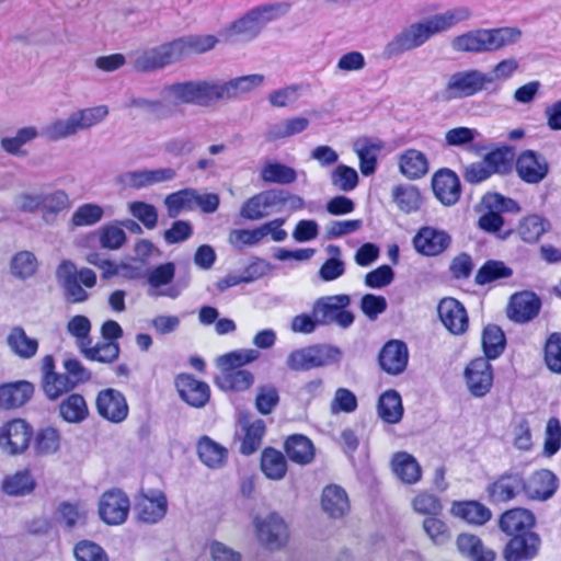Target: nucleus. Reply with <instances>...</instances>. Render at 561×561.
I'll return each instance as SVG.
<instances>
[{
    "instance_id": "4468645a",
    "label": "nucleus",
    "mask_w": 561,
    "mask_h": 561,
    "mask_svg": "<svg viewBox=\"0 0 561 561\" xmlns=\"http://www.w3.org/2000/svg\"><path fill=\"white\" fill-rule=\"evenodd\" d=\"M451 243V237L434 227H422L413 238V247L422 255L436 256L445 252Z\"/></svg>"
},
{
    "instance_id": "49530a36",
    "label": "nucleus",
    "mask_w": 561,
    "mask_h": 561,
    "mask_svg": "<svg viewBox=\"0 0 561 561\" xmlns=\"http://www.w3.org/2000/svg\"><path fill=\"white\" fill-rule=\"evenodd\" d=\"M378 414L390 424H396L402 419V401L397 391L388 390L379 398Z\"/></svg>"
},
{
    "instance_id": "7c9ffc66",
    "label": "nucleus",
    "mask_w": 561,
    "mask_h": 561,
    "mask_svg": "<svg viewBox=\"0 0 561 561\" xmlns=\"http://www.w3.org/2000/svg\"><path fill=\"white\" fill-rule=\"evenodd\" d=\"M535 517L533 513L525 508H513L505 512L500 518V528L508 536L517 534L531 533Z\"/></svg>"
},
{
    "instance_id": "6e6552de",
    "label": "nucleus",
    "mask_w": 561,
    "mask_h": 561,
    "mask_svg": "<svg viewBox=\"0 0 561 561\" xmlns=\"http://www.w3.org/2000/svg\"><path fill=\"white\" fill-rule=\"evenodd\" d=\"M350 302L347 295L321 298L313 306V318L321 325L336 323L342 328H348L354 322L353 313L345 309Z\"/></svg>"
},
{
    "instance_id": "f257e3e1",
    "label": "nucleus",
    "mask_w": 561,
    "mask_h": 561,
    "mask_svg": "<svg viewBox=\"0 0 561 561\" xmlns=\"http://www.w3.org/2000/svg\"><path fill=\"white\" fill-rule=\"evenodd\" d=\"M470 16L471 11L469 8L457 7L413 22L386 45L383 55L387 58H392L419 48L434 35L453 28L457 24L470 19Z\"/></svg>"
},
{
    "instance_id": "bb28decb",
    "label": "nucleus",
    "mask_w": 561,
    "mask_h": 561,
    "mask_svg": "<svg viewBox=\"0 0 561 561\" xmlns=\"http://www.w3.org/2000/svg\"><path fill=\"white\" fill-rule=\"evenodd\" d=\"M524 492L534 500H547L553 495L557 490V478L547 469H541L524 480Z\"/></svg>"
},
{
    "instance_id": "680f3d73",
    "label": "nucleus",
    "mask_w": 561,
    "mask_h": 561,
    "mask_svg": "<svg viewBox=\"0 0 561 561\" xmlns=\"http://www.w3.org/2000/svg\"><path fill=\"white\" fill-rule=\"evenodd\" d=\"M126 239V233L118 221L105 225L99 230L100 245L107 250L121 249Z\"/></svg>"
},
{
    "instance_id": "864d4df0",
    "label": "nucleus",
    "mask_w": 561,
    "mask_h": 561,
    "mask_svg": "<svg viewBox=\"0 0 561 561\" xmlns=\"http://www.w3.org/2000/svg\"><path fill=\"white\" fill-rule=\"evenodd\" d=\"M35 488V481L27 470L8 476L2 482V490L8 495L21 496L28 494Z\"/></svg>"
},
{
    "instance_id": "c9c22d12",
    "label": "nucleus",
    "mask_w": 561,
    "mask_h": 561,
    "mask_svg": "<svg viewBox=\"0 0 561 561\" xmlns=\"http://www.w3.org/2000/svg\"><path fill=\"white\" fill-rule=\"evenodd\" d=\"M10 351L22 359L33 358L38 351V341L26 334L22 327H14L7 336Z\"/></svg>"
},
{
    "instance_id": "79ce46f5",
    "label": "nucleus",
    "mask_w": 561,
    "mask_h": 561,
    "mask_svg": "<svg viewBox=\"0 0 561 561\" xmlns=\"http://www.w3.org/2000/svg\"><path fill=\"white\" fill-rule=\"evenodd\" d=\"M451 514L476 525L485 524L492 516L486 506L476 501L454 503Z\"/></svg>"
},
{
    "instance_id": "13d9d810",
    "label": "nucleus",
    "mask_w": 561,
    "mask_h": 561,
    "mask_svg": "<svg viewBox=\"0 0 561 561\" xmlns=\"http://www.w3.org/2000/svg\"><path fill=\"white\" fill-rule=\"evenodd\" d=\"M42 387L50 400H56L61 394L69 392L75 388L73 382L68 378L66 374L54 373L48 376H44L42 380Z\"/></svg>"
},
{
    "instance_id": "6e6d98bb",
    "label": "nucleus",
    "mask_w": 561,
    "mask_h": 561,
    "mask_svg": "<svg viewBox=\"0 0 561 561\" xmlns=\"http://www.w3.org/2000/svg\"><path fill=\"white\" fill-rule=\"evenodd\" d=\"M58 515L60 523H62L68 528H72L85 523L88 510L87 506L81 502H64L58 507Z\"/></svg>"
},
{
    "instance_id": "b1692460",
    "label": "nucleus",
    "mask_w": 561,
    "mask_h": 561,
    "mask_svg": "<svg viewBox=\"0 0 561 561\" xmlns=\"http://www.w3.org/2000/svg\"><path fill=\"white\" fill-rule=\"evenodd\" d=\"M409 362V350L404 342L391 340L380 351L379 364L389 375L403 373Z\"/></svg>"
},
{
    "instance_id": "774afa93",
    "label": "nucleus",
    "mask_w": 561,
    "mask_h": 561,
    "mask_svg": "<svg viewBox=\"0 0 561 561\" xmlns=\"http://www.w3.org/2000/svg\"><path fill=\"white\" fill-rule=\"evenodd\" d=\"M68 332L76 337L77 345L81 350L92 344L90 337L91 322L84 316H75L67 324Z\"/></svg>"
},
{
    "instance_id": "bf43d9fd",
    "label": "nucleus",
    "mask_w": 561,
    "mask_h": 561,
    "mask_svg": "<svg viewBox=\"0 0 561 561\" xmlns=\"http://www.w3.org/2000/svg\"><path fill=\"white\" fill-rule=\"evenodd\" d=\"M512 274V270L503 262L490 260L479 268L474 280L478 285H485L501 278H507Z\"/></svg>"
},
{
    "instance_id": "9d476101",
    "label": "nucleus",
    "mask_w": 561,
    "mask_h": 561,
    "mask_svg": "<svg viewBox=\"0 0 561 561\" xmlns=\"http://www.w3.org/2000/svg\"><path fill=\"white\" fill-rule=\"evenodd\" d=\"M130 510V501L125 492L111 489L99 500L100 518L107 525H122L126 522Z\"/></svg>"
},
{
    "instance_id": "f03ea898",
    "label": "nucleus",
    "mask_w": 561,
    "mask_h": 561,
    "mask_svg": "<svg viewBox=\"0 0 561 561\" xmlns=\"http://www.w3.org/2000/svg\"><path fill=\"white\" fill-rule=\"evenodd\" d=\"M522 34L517 27L477 28L454 37L450 46L456 53H491L516 44Z\"/></svg>"
},
{
    "instance_id": "423d86ee",
    "label": "nucleus",
    "mask_w": 561,
    "mask_h": 561,
    "mask_svg": "<svg viewBox=\"0 0 561 561\" xmlns=\"http://www.w3.org/2000/svg\"><path fill=\"white\" fill-rule=\"evenodd\" d=\"M341 356V351L335 346L312 345L293 351L288 355L286 364L291 370H310L336 363Z\"/></svg>"
},
{
    "instance_id": "3c124183",
    "label": "nucleus",
    "mask_w": 561,
    "mask_h": 561,
    "mask_svg": "<svg viewBox=\"0 0 561 561\" xmlns=\"http://www.w3.org/2000/svg\"><path fill=\"white\" fill-rule=\"evenodd\" d=\"M242 430L244 432V436L240 446V451L243 455H251L255 453L262 444V438L265 434V423L260 419L251 423L244 421L242 422Z\"/></svg>"
},
{
    "instance_id": "0eeeda50",
    "label": "nucleus",
    "mask_w": 561,
    "mask_h": 561,
    "mask_svg": "<svg viewBox=\"0 0 561 561\" xmlns=\"http://www.w3.org/2000/svg\"><path fill=\"white\" fill-rule=\"evenodd\" d=\"M179 61L173 41L130 55V65L137 72H153Z\"/></svg>"
},
{
    "instance_id": "338daca9",
    "label": "nucleus",
    "mask_w": 561,
    "mask_h": 561,
    "mask_svg": "<svg viewBox=\"0 0 561 561\" xmlns=\"http://www.w3.org/2000/svg\"><path fill=\"white\" fill-rule=\"evenodd\" d=\"M331 183L342 192H351L357 186L358 174L355 169L340 164L331 172Z\"/></svg>"
},
{
    "instance_id": "1a4fd4ad",
    "label": "nucleus",
    "mask_w": 561,
    "mask_h": 561,
    "mask_svg": "<svg viewBox=\"0 0 561 561\" xmlns=\"http://www.w3.org/2000/svg\"><path fill=\"white\" fill-rule=\"evenodd\" d=\"M493 83L489 73L477 69L455 72L450 76L446 90L450 98L462 99L472 96Z\"/></svg>"
},
{
    "instance_id": "20e7f679",
    "label": "nucleus",
    "mask_w": 561,
    "mask_h": 561,
    "mask_svg": "<svg viewBox=\"0 0 561 561\" xmlns=\"http://www.w3.org/2000/svg\"><path fill=\"white\" fill-rule=\"evenodd\" d=\"M107 105L79 108L71 112L66 118H57L47 124L41 135L50 141L70 138L80 131L100 125L108 116Z\"/></svg>"
},
{
    "instance_id": "393cba45",
    "label": "nucleus",
    "mask_w": 561,
    "mask_h": 561,
    "mask_svg": "<svg viewBox=\"0 0 561 561\" xmlns=\"http://www.w3.org/2000/svg\"><path fill=\"white\" fill-rule=\"evenodd\" d=\"M265 77L261 73L241 76L228 81L218 80L220 101L230 100L261 88Z\"/></svg>"
},
{
    "instance_id": "5fc2aeb1",
    "label": "nucleus",
    "mask_w": 561,
    "mask_h": 561,
    "mask_svg": "<svg viewBox=\"0 0 561 561\" xmlns=\"http://www.w3.org/2000/svg\"><path fill=\"white\" fill-rule=\"evenodd\" d=\"M505 346V336L497 325H488L482 333V347L486 359L497 358Z\"/></svg>"
},
{
    "instance_id": "a878e982",
    "label": "nucleus",
    "mask_w": 561,
    "mask_h": 561,
    "mask_svg": "<svg viewBox=\"0 0 561 561\" xmlns=\"http://www.w3.org/2000/svg\"><path fill=\"white\" fill-rule=\"evenodd\" d=\"M433 191L444 205H454L461 193L459 178L448 169L440 170L433 178Z\"/></svg>"
},
{
    "instance_id": "37998d69",
    "label": "nucleus",
    "mask_w": 561,
    "mask_h": 561,
    "mask_svg": "<svg viewBox=\"0 0 561 561\" xmlns=\"http://www.w3.org/2000/svg\"><path fill=\"white\" fill-rule=\"evenodd\" d=\"M39 136V131L34 126H25L16 130L14 136L3 137L0 141L1 148L9 154L24 157L26 151L23 146L31 142Z\"/></svg>"
},
{
    "instance_id": "052dcab7",
    "label": "nucleus",
    "mask_w": 561,
    "mask_h": 561,
    "mask_svg": "<svg viewBox=\"0 0 561 561\" xmlns=\"http://www.w3.org/2000/svg\"><path fill=\"white\" fill-rule=\"evenodd\" d=\"M81 353L90 360L112 363L119 355V346L117 342H102L85 346Z\"/></svg>"
},
{
    "instance_id": "cd10ccee",
    "label": "nucleus",
    "mask_w": 561,
    "mask_h": 561,
    "mask_svg": "<svg viewBox=\"0 0 561 561\" xmlns=\"http://www.w3.org/2000/svg\"><path fill=\"white\" fill-rule=\"evenodd\" d=\"M321 507L332 518H341L350 511L346 491L336 484L327 485L321 495Z\"/></svg>"
},
{
    "instance_id": "4c0bfd02",
    "label": "nucleus",
    "mask_w": 561,
    "mask_h": 561,
    "mask_svg": "<svg viewBox=\"0 0 561 561\" xmlns=\"http://www.w3.org/2000/svg\"><path fill=\"white\" fill-rule=\"evenodd\" d=\"M392 469L396 476L407 484H414L422 477L417 460L405 451L397 453L392 458Z\"/></svg>"
},
{
    "instance_id": "f704fd0d",
    "label": "nucleus",
    "mask_w": 561,
    "mask_h": 561,
    "mask_svg": "<svg viewBox=\"0 0 561 561\" xmlns=\"http://www.w3.org/2000/svg\"><path fill=\"white\" fill-rule=\"evenodd\" d=\"M382 148V141L374 138L363 137L354 142V150L359 158V168L364 175H370L375 172L377 154Z\"/></svg>"
},
{
    "instance_id": "412c9836",
    "label": "nucleus",
    "mask_w": 561,
    "mask_h": 561,
    "mask_svg": "<svg viewBox=\"0 0 561 561\" xmlns=\"http://www.w3.org/2000/svg\"><path fill=\"white\" fill-rule=\"evenodd\" d=\"M96 409L101 416L113 423L124 421L128 414L125 397L115 389H105L98 394Z\"/></svg>"
},
{
    "instance_id": "39448f33",
    "label": "nucleus",
    "mask_w": 561,
    "mask_h": 561,
    "mask_svg": "<svg viewBox=\"0 0 561 561\" xmlns=\"http://www.w3.org/2000/svg\"><path fill=\"white\" fill-rule=\"evenodd\" d=\"M165 101L191 104L202 107L211 106L220 101L218 80H186L167 84L162 89Z\"/></svg>"
},
{
    "instance_id": "0e129e2a",
    "label": "nucleus",
    "mask_w": 561,
    "mask_h": 561,
    "mask_svg": "<svg viewBox=\"0 0 561 561\" xmlns=\"http://www.w3.org/2000/svg\"><path fill=\"white\" fill-rule=\"evenodd\" d=\"M301 95L300 84H289L268 94V102L273 107L282 108L294 105Z\"/></svg>"
},
{
    "instance_id": "a19ab883",
    "label": "nucleus",
    "mask_w": 561,
    "mask_h": 561,
    "mask_svg": "<svg viewBox=\"0 0 561 561\" xmlns=\"http://www.w3.org/2000/svg\"><path fill=\"white\" fill-rule=\"evenodd\" d=\"M285 451L288 458L299 465H307L314 458L312 442L304 435H293L285 442Z\"/></svg>"
},
{
    "instance_id": "f3484780",
    "label": "nucleus",
    "mask_w": 561,
    "mask_h": 561,
    "mask_svg": "<svg viewBox=\"0 0 561 561\" xmlns=\"http://www.w3.org/2000/svg\"><path fill=\"white\" fill-rule=\"evenodd\" d=\"M168 510V501L161 491L149 490L137 497L135 511L139 520L156 524L161 520Z\"/></svg>"
},
{
    "instance_id": "4be33fe9",
    "label": "nucleus",
    "mask_w": 561,
    "mask_h": 561,
    "mask_svg": "<svg viewBox=\"0 0 561 561\" xmlns=\"http://www.w3.org/2000/svg\"><path fill=\"white\" fill-rule=\"evenodd\" d=\"M539 546L537 534H517L506 543L503 554L506 561H527L537 556Z\"/></svg>"
},
{
    "instance_id": "603ef678",
    "label": "nucleus",
    "mask_w": 561,
    "mask_h": 561,
    "mask_svg": "<svg viewBox=\"0 0 561 561\" xmlns=\"http://www.w3.org/2000/svg\"><path fill=\"white\" fill-rule=\"evenodd\" d=\"M261 179L266 183L291 184L297 180V172L286 164L267 162L261 170Z\"/></svg>"
},
{
    "instance_id": "6ab92c4d",
    "label": "nucleus",
    "mask_w": 561,
    "mask_h": 561,
    "mask_svg": "<svg viewBox=\"0 0 561 561\" xmlns=\"http://www.w3.org/2000/svg\"><path fill=\"white\" fill-rule=\"evenodd\" d=\"M524 478L518 472H505L486 488L491 502L505 503L515 499L524 490Z\"/></svg>"
},
{
    "instance_id": "4d7b16f0",
    "label": "nucleus",
    "mask_w": 561,
    "mask_h": 561,
    "mask_svg": "<svg viewBox=\"0 0 561 561\" xmlns=\"http://www.w3.org/2000/svg\"><path fill=\"white\" fill-rule=\"evenodd\" d=\"M548 222L538 215L525 217L518 226V234L528 243H534L547 231Z\"/></svg>"
},
{
    "instance_id": "69168bd1",
    "label": "nucleus",
    "mask_w": 561,
    "mask_h": 561,
    "mask_svg": "<svg viewBox=\"0 0 561 561\" xmlns=\"http://www.w3.org/2000/svg\"><path fill=\"white\" fill-rule=\"evenodd\" d=\"M545 363L556 374H561V333L554 332L549 335L545 344Z\"/></svg>"
},
{
    "instance_id": "de8ad7c7",
    "label": "nucleus",
    "mask_w": 561,
    "mask_h": 561,
    "mask_svg": "<svg viewBox=\"0 0 561 561\" xmlns=\"http://www.w3.org/2000/svg\"><path fill=\"white\" fill-rule=\"evenodd\" d=\"M392 198L403 213L416 211L422 204V196L417 187L411 184H400L393 187Z\"/></svg>"
},
{
    "instance_id": "58836bf2",
    "label": "nucleus",
    "mask_w": 561,
    "mask_h": 561,
    "mask_svg": "<svg viewBox=\"0 0 561 561\" xmlns=\"http://www.w3.org/2000/svg\"><path fill=\"white\" fill-rule=\"evenodd\" d=\"M201 461L210 469L221 468L228 457V450L211 438L204 436L197 444Z\"/></svg>"
},
{
    "instance_id": "72a5a7b5",
    "label": "nucleus",
    "mask_w": 561,
    "mask_h": 561,
    "mask_svg": "<svg viewBox=\"0 0 561 561\" xmlns=\"http://www.w3.org/2000/svg\"><path fill=\"white\" fill-rule=\"evenodd\" d=\"M34 392L28 381H18L0 386V407L15 409L27 402Z\"/></svg>"
},
{
    "instance_id": "2f4dec72",
    "label": "nucleus",
    "mask_w": 561,
    "mask_h": 561,
    "mask_svg": "<svg viewBox=\"0 0 561 561\" xmlns=\"http://www.w3.org/2000/svg\"><path fill=\"white\" fill-rule=\"evenodd\" d=\"M180 61L192 54H204L218 43L214 35H188L173 39Z\"/></svg>"
},
{
    "instance_id": "dca6fc26",
    "label": "nucleus",
    "mask_w": 561,
    "mask_h": 561,
    "mask_svg": "<svg viewBox=\"0 0 561 561\" xmlns=\"http://www.w3.org/2000/svg\"><path fill=\"white\" fill-rule=\"evenodd\" d=\"M516 171L524 182L538 184L548 175L549 163L542 154L525 150L517 158Z\"/></svg>"
},
{
    "instance_id": "8fccbe9b",
    "label": "nucleus",
    "mask_w": 561,
    "mask_h": 561,
    "mask_svg": "<svg viewBox=\"0 0 561 561\" xmlns=\"http://www.w3.org/2000/svg\"><path fill=\"white\" fill-rule=\"evenodd\" d=\"M168 215L171 218L178 217L183 210L196 208V190L184 188L168 195L164 199Z\"/></svg>"
},
{
    "instance_id": "a211bd4d",
    "label": "nucleus",
    "mask_w": 561,
    "mask_h": 561,
    "mask_svg": "<svg viewBox=\"0 0 561 561\" xmlns=\"http://www.w3.org/2000/svg\"><path fill=\"white\" fill-rule=\"evenodd\" d=\"M437 311L442 323L450 333L459 335L467 331L469 325L467 310L457 299L451 297L442 299Z\"/></svg>"
},
{
    "instance_id": "2eb2a0df",
    "label": "nucleus",
    "mask_w": 561,
    "mask_h": 561,
    "mask_svg": "<svg viewBox=\"0 0 561 561\" xmlns=\"http://www.w3.org/2000/svg\"><path fill=\"white\" fill-rule=\"evenodd\" d=\"M32 435V427L25 421L12 420L0 431V445L12 455L20 454L28 447Z\"/></svg>"
},
{
    "instance_id": "c756f323",
    "label": "nucleus",
    "mask_w": 561,
    "mask_h": 561,
    "mask_svg": "<svg viewBox=\"0 0 561 561\" xmlns=\"http://www.w3.org/2000/svg\"><path fill=\"white\" fill-rule=\"evenodd\" d=\"M309 119L302 116L285 118L270 124L266 127L264 137L267 141H277L280 139L290 138L304 133L309 127Z\"/></svg>"
},
{
    "instance_id": "ddd939ff",
    "label": "nucleus",
    "mask_w": 561,
    "mask_h": 561,
    "mask_svg": "<svg viewBox=\"0 0 561 561\" xmlns=\"http://www.w3.org/2000/svg\"><path fill=\"white\" fill-rule=\"evenodd\" d=\"M280 195L267 190L248 198L240 208V216L247 220H260L273 213H279Z\"/></svg>"
},
{
    "instance_id": "473e14b6",
    "label": "nucleus",
    "mask_w": 561,
    "mask_h": 561,
    "mask_svg": "<svg viewBox=\"0 0 561 561\" xmlns=\"http://www.w3.org/2000/svg\"><path fill=\"white\" fill-rule=\"evenodd\" d=\"M459 552L471 561H494L496 553L476 535L460 534L457 538Z\"/></svg>"
},
{
    "instance_id": "09e8293b",
    "label": "nucleus",
    "mask_w": 561,
    "mask_h": 561,
    "mask_svg": "<svg viewBox=\"0 0 561 561\" xmlns=\"http://www.w3.org/2000/svg\"><path fill=\"white\" fill-rule=\"evenodd\" d=\"M261 469L268 479L280 480L287 472V461L280 451L266 448L262 453Z\"/></svg>"
},
{
    "instance_id": "9b49d317",
    "label": "nucleus",
    "mask_w": 561,
    "mask_h": 561,
    "mask_svg": "<svg viewBox=\"0 0 561 561\" xmlns=\"http://www.w3.org/2000/svg\"><path fill=\"white\" fill-rule=\"evenodd\" d=\"M254 527L259 540L270 549H279L287 542V525L284 519L275 513L264 518L255 517Z\"/></svg>"
},
{
    "instance_id": "ea45409f",
    "label": "nucleus",
    "mask_w": 561,
    "mask_h": 561,
    "mask_svg": "<svg viewBox=\"0 0 561 561\" xmlns=\"http://www.w3.org/2000/svg\"><path fill=\"white\" fill-rule=\"evenodd\" d=\"M39 267L36 255L28 250H22L12 255L10 273L20 280H26L36 275Z\"/></svg>"
},
{
    "instance_id": "c03bdc74",
    "label": "nucleus",
    "mask_w": 561,
    "mask_h": 561,
    "mask_svg": "<svg viewBox=\"0 0 561 561\" xmlns=\"http://www.w3.org/2000/svg\"><path fill=\"white\" fill-rule=\"evenodd\" d=\"M42 201L41 210L46 222L54 220L59 213L70 207L69 195L64 190L42 193Z\"/></svg>"
},
{
    "instance_id": "7ed1b4c3",
    "label": "nucleus",
    "mask_w": 561,
    "mask_h": 561,
    "mask_svg": "<svg viewBox=\"0 0 561 561\" xmlns=\"http://www.w3.org/2000/svg\"><path fill=\"white\" fill-rule=\"evenodd\" d=\"M288 10L287 3L255 7L224 28L220 36L226 42H236L237 39L250 42L259 36L267 23L283 16Z\"/></svg>"
},
{
    "instance_id": "e433bc0d",
    "label": "nucleus",
    "mask_w": 561,
    "mask_h": 561,
    "mask_svg": "<svg viewBox=\"0 0 561 561\" xmlns=\"http://www.w3.org/2000/svg\"><path fill=\"white\" fill-rule=\"evenodd\" d=\"M399 169L410 180L421 179L428 172V161L423 152L408 149L399 158Z\"/></svg>"
},
{
    "instance_id": "5701e85b",
    "label": "nucleus",
    "mask_w": 561,
    "mask_h": 561,
    "mask_svg": "<svg viewBox=\"0 0 561 561\" xmlns=\"http://www.w3.org/2000/svg\"><path fill=\"white\" fill-rule=\"evenodd\" d=\"M175 386L181 399L194 408H203L209 400V386L192 375L182 374L178 376Z\"/></svg>"
},
{
    "instance_id": "c85d7f7f",
    "label": "nucleus",
    "mask_w": 561,
    "mask_h": 561,
    "mask_svg": "<svg viewBox=\"0 0 561 561\" xmlns=\"http://www.w3.org/2000/svg\"><path fill=\"white\" fill-rule=\"evenodd\" d=\"M220 366V373L216 376V385L222 390L244 391L254 382V376L247 369H237L225 365Z\"/></svg>"
},
{
    "instance_id": "e2e57ef3",
    "label": "nucleus",
    "mask_w": 561,
    "mask_h": 561,
    "mask_svg": "<svg viewBox=\"0 0 561 561\" xmlns=\"http://www.w3.org/2000/svg\"><path fill=\"white\" fill-rule=\"evenodd\" d=\"M104 215L103 208L98 204L87 203L79 206L71 216V224L76 227L93 226Z\"/></svg>"
},
{
    "instance_id": "a18cd8bd",
    "label": "nucleus",
    "mask_w": 561,
    "mask_h": 561,
    "mask_svg": "<svg viewBox=\"0 0 561 561\" xmlns=\"http://www.w3.org/2000/svg\"><path fill=\"white\" fill-rule=\"evenodd\" d=\"M60 416L68 423H81L89 415V409L81 394L68 396L59 405Z\"/></svg>"
},
{
    "instance_id": "aec40b11",
    "label": "nucleus",
    "mask_w": 561,
    "mask_h": 561,
    "mask_svg": "<svg viewBox=\"0 0 561 561\" xmlns=\"http://www.w3.org/2000/svg\"><path fill=\"white\" fill-rule=\"evenodd\" d=\"M541 301L531 291H520L511 297L507 307V317L518 323L533 320L539 313Z\"/></svg>"
},
{
    "instance_id": "f8f14e48",
    "label": "nucleus",
    "mask_w": 561,
    "mask_h": 561,
    "mask_svg": "<svg viewBox=\"0 0 561 561\" xmlns=\"http://www.w3.org/2000/svg\"><path fill=\"white\" fill-rule=\"evenodd\" d=\"M469 392L477 398L488 394L493 385V369L486 358L479 357L469 363L465 370Z\"/></svg>"
}]
</instances>
